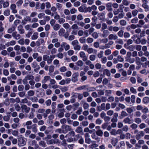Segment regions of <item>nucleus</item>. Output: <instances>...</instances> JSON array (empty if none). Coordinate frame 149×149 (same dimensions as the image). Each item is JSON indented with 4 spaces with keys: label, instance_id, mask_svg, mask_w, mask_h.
I'll use <instances>...</instances> for the list:
<instances>
[{
    "label": "nucleus",
    "instance_id": "nucleus-1",
    "mask_svg": "<svg viewBox=\"0 0 149 149\" xmlns=\"http://www.w3.org/2000/svg\"><path fill=\"white\" fill-rule=\"evenodd\" d=\"M26 139L21 136L18 138V145L19 146H23L26 143Z\"/></svg>",
    "mask_w": 149,
    "mask_h": 149
},
{
    "label": "nucleus",
    "instance_id": "nucleus-2",
    "mask_svg": "<svg viewBox=\"0 0 149 149\" xmlns=\"http://www.w3.org/2000/svg\"><path fill=\"white\" fill-rule=\"evenodd\" d=\"M31 65L32 68L34 69L33 70L35 72H38L40 69V67L36 61H34L32 63Z\"/></svg>",
    "mask_w": 149,
    "mask_h": 149
},
{
    "label": "nucleus",
    "instance_id": "nucleus-3",
    "mask_svg": "<svg viewBox=\"0 0 149 149\" xmlns=\"http://www.w3.org/2000/svg\"><path fill=\"white\" fill-rule=\"evenodd\" d=\"M84 62H85V63L86 65L89 66V68L91 69H93L94 68L95 66L91 62V61L90 60H88V58H87V59L86 61H84Z\"/></svg>",
    "mask_w": 149,
    "mask_h": 149
},
{
    "label": "nucleus",
    "instance_id": "nucleus-4",
    "mask_svg": "<svg viewBox=\"0 0 149 149\" xmlns=\"http://www.w3.org/2000/svg\"><path fill=\"white\" fill-rule=\"evenodd\" d=\"M79 74L78 72H75L73 74L72 76L71 80L73 82H76L78 81V77L79 76Z\"/></svg>",
    "mask_w": 149,
    "mask_h": 149
},
{
    "label": "nucleus",
    "instance_id": "nucleus-5",
    "mask_svg": "<svg viewBox=\"0 0 149 149\" xmlns=\"http://www.w3.org/2000/svg\"><path fill=\"white\" fill-rule=\"evenodd\" d=\"M144 132L143 131H140L136 135L135 138L137 140H139L144 135Z\"/></svg>",
    "mask_w": 149,
    "mask_h": 149
},
{
    "label": "nucleus",
    "instance_id": "nucleus-6",
    "mask_svg": "<svg viewBox=\"0 0 149 149\" xmlns=\"http://www.w3.org/2000/svg\"><path fill=\"white\" fill-rule=\"evenodd\" d=\"M21 108L23 112L26 113H28L30 111V108L27 107L25 104H22L21 106Z\"/></svg>",
    "mask_w": 149,
    "mask_h": 149
},
{
    "label": "nucleus",
    "instance_id": "nucleus-7",
    "mask_svg": "<svg viewBox=\"0 0 149 149\" xmlns=\"http://www.w3.org/2000/svg\"><path fill=\"white\" fill-rule=\"evenodd\" d=\"M84 137L85 142L89 144L91 143L92 141L90 138V135L88 133H86L84 134Z\"/></svg>",
    "mask_w": 149,
    "mask_h": 149
},
{
    "label": "nucleus",
    "instance_id": "nucleus-8",
    "mask_svg": "<svg viewBox=\"0 0 149 149\" xmlns=\"http://www.w3.org/2000/svg\"><path fill=\"white\" fill-rule=\"evenodd\" d=\"M37 125L36 124H34L30 126V127H28V130L31 129L32 132L34 133H36L38 131L37 128Z\"/></svg>",
    "mask_w": 149,
    "mask_h": 149
},
{
    "label": "nucleus",
    "instance_id": "nucleus-9",
    "mask_svg": "<svg viewBox=\"0 0 149 149\" xmlns=\"http://www.w3.org/2000/svg\"><path fill=\"white\" fill-rule=\"evenodd\" d=\"M80 57L82 58L83 61H86L88 58V56H86L85 53L83 51H81L79 53Z\"/></svg>",
    "mask_w": 149,
    "mask_h": 149
},
{
    "label": "nucleus",
    "instance_id": "nucleus-10",
    "mask_svg": "<svg viewBox=\"0 0 149 149\" xmlns=\"http://www.w3.org/2000/svg\"><path fill=\"white\" fill-rule=\"evenodd\" d=\"M10 8L13 13L15 14L17 12V10L16 9V6L15 4L13 3L11 4Z\"/></svg>",
    "mask_w": 149,
    "mask_h": 149
},
{
    "label": "nucleus",
    "instance_id": "nucleus-11",
    "mask_svg": "<svg viewBox=\"0 0 149 149\" xmlns=\"http://www.w3.org/2000/svg\"><path fill=\"white\" fill-rule=\"evenodd\" d=\"M143 4L142 6L146 9V10L148 11L149 10V7L147 5L148 3V1L146 0H143Z\"/></svg>",
    "mask_w": 149,
    "mask_h": 149
},
{
    "label": "nucleus",
    "instance_id": "nucleus-12",
    "mask_svg": "<svg viewBox=\"0 0 149 149\" xmlns=\"http://www.w3.org/2000/svg\"><path fill=\"white\" fill-rule=\"evenodd\" d=\"M61 46L64 48L65 50L67 51L70 49V46L65 42H63L61 45Z\"/></svg>",
    "mask_w": 149,
    "mask_h": 149
},
{
    "label": "nucleus",
    "instance_id": "nucleus-13",
    "mask_svg": "<svg viewBox=\"0 0 149 149\" xmlns=\"http://www.w3.org/2000/svg\"><path fill=\"white\" fill-rule=\"evenodd\" d=\"M108 38L109 40H116L118 38V36L116 34H111L109 36Z\"/></svg>",
    "mask_w": 149,
    "mask_h": 149
},
{
    "label": "nucleus",
    "instance_id": "nucleus-14",
    "mask_svg": "<svg viewBox=\"0 0 149 149\" xmlns=\"http://www.w3.org/2000/svg\"><path fill=\"white\" fill-rule=\"evenodd\" d=\"M12 36L16 40H18L21 38V36L19 34H18L16 31L12 33Z\"/></svg>",
    "mask_w": 149,
    "mask_h": 149
},
{
    "label": "nucleus",
    "instance_id": "nucleus-15",
    "mask_svg": "<svg viewBox=\"0 0 149 149\" xmlns=\"http://www.w3.org/2000/svg\"><path fill=\"white\" fill-rule=\"evenodd\" d=\"M55 57V55L52 54L50 55L47 61V63L49 64H51Z\"/></svg>",
    "mask_w": 149,
    "mask_h": 149
},
{
    "label": "nucleus",
    "instance_id": "nucleus-16",
    "mask_svg": "<svg viewBox=\"0 0 149 149\" xmlns=\"http://www.w3.org/2000/svg\"><path fill=\"white\" fill-rule=\"evenodd\" d=\"M123 122L126 124H130L132 123L133 122V120L131 119L128 117L125 118L123 120Z\"/></svg>",
    "mask_w": 149,
    "mask_h": 149
},
{
    "label": "nucleus",
    "instance_id": "nucleus-17",
    "mask_svg": "<svg viewBox=\"0 0 149 149\" xmlns=\"http://www.w3.org/2000/svg\"><path fill=\"white\" fill-rule=\"evenodd\" d=\"M17 29L20 34H23L24 33L25 31L21 25H20L18 26Z\"/></svg>",
    "mask_w": 149,
    "mask_h": 149
},
{
    "label": "nucleus",
    "instance_id": "nucleus-18",
    "mask_svg": "<svg viewBox=\"0 0 149 149\" xmlns=\"http://www.w3.org/2000/svg\"><path fill=\"white\" fill-rule=\"evenodd\" d=\"M112 3H107L106 4L107 10L109 12L111 11L112 10Z\"/></svg>",
    "mask_w": 149,
    "mask_h": 149
},
{
    "label": "nucleus",
    "instance_id": "nucleus-19",
    "mask_svg": "<svg viewBox=\"0 0 149 149\" xmlns=\"http://www.w3.org/2000/svg\"><path fill=\"white\" fill-rule=\"evenodd\" d=\"M125 100L124 97L122 96L120 97H115V102L117 103L119 102V101L120 102H123Z\"/></svg>",
    "mask_w": 149,
    "mask_h": 149
},
{
    "label": "nucleus",
    "instance_id": "nucleus-20",
    "mask_svg": "<svg viewBox=\"0 0 149 149\" xmlns=\"http://www.w3.org/2000/svg\"><path fill=\"white\" fill-rule=\"evenodd\" d=\"M51 77L49 76H45L42 81V83H45L49 81Z\"/></svg>",
    "mask_w": 149,
    "mask_h": 149
},
{
    "label": "nucleus",
    "instance_id": "nucleus-21",
    "mask_svg": "<svg viewBox=\"0 0 149 149\" xmlns=\"http://www.w3.org/2000/svg\"><path fill=\"white\" fill-rule=\"evenodd\" d=\"M118 114L117 113H115L113 115V118L111 120V121L112 122H116L118 121L117 118Z\"/></svg>",
    "mask_w": 149,
    "mask_h": 149
},
{
    "label": "nucleus",
    "instance_id": "nucleus-22",
    "mask_svg": "<svg viewBox=\"0 0 149 149\" xmlns=\"http://www.w3.org/2000/svg\"><path fill=\"white\" fill-rule=\"evenodd\" d=\"M73 96L75 97H77L78 100H81L83 98V96L82 93H75L73 94Z\"/></svg>",
    "mask_w": 149,
    "mask_h": 149
},
{
    "label": "nucleus",
    "instance_id": "nucleus-23",
    "mask_svg": "<svg viewBox=\"0 0 149 149\" xmlns=\"http://www.w3.org/2000/svg\"><path fill=\"white\" fill-rule=\"evenodd\" d=\"M91 137L93 139L96 140L97 142L100 141V138L97 135L95 134V133H93L91 135Z\"/></svg>",
    "mask_w": 149,
    "mask_h": 149
},
{
    "label": "nucleus",
    "instance_id": "nucleus-24",
    "mask_svg": "<svg viewBox=\"0 0 149 149\" xmlns=\"http://www.w3.org/2000/svg\"><path fill=\"white\" fill-rule=\"evenodd\" d=\"M102 31V36L104 38L107 37L110 33L109 30H103Z\"/></svg>",
    "mask_w": 149,
    "mask_h": 149
},
{
    "label": "nucleus",
    "instance_id": "nucleus-25",
    "mask_svg": "<svg viewBox=\"0 0 149 149\" xmlns=\"http://www.w3.org/2000/svg\"><path fill=\"white\" fill-rule=\"evenodd\" d=\"M118 141V139L116 138H113L111 139V142L113 146H115Z\"/></svg>",
    "mask_w": 149,
    "mask_h": 149
},
{
    "label": "nucleus",
    "instance_id": "nucleus-26",
    "mask_svg": "<svg viewBox=\"0 0 149 149\" xmlns=\"http://www.w3.org/2000/svg\"><path fill=\"white\" fill-rule=\"evenodd\" d=\"M76 137L77 138H79V140L78 142L81 144H83L84 143V139L81 136H80V135L79 134L76 135Z\"/></svg>",
    "mask_w": 149,
    "mask_h": 149
},
{
    "label": "nucleus",
    "instance_id": "nucleus-27",
    "mask_svg": "<svg viewBox=\"0 0 149 149\" xmlns=\"http://www.w3.org/2000/svg\"><path fill=\"white\" fill-rule=\"evenodd\" d=\"M46 141L48 145H51L53 143L55 144L56 143L54 140L52 139H47L46 140Z\"/></svg>",
    "mask_w": 149,
    "mask_h": 149
},
{
    "label": "nucleus",
    "instance_id": "nucleus-28",
    "mask_svg": "<svg viewBox=\"0 0 149 149\" xmlns=\"http://www.w3.org/2000/svg\"><path fill=\"white\" fill-rule=\"evenodd\" d=\"M65 32V30L63 28H61L58 31V34L59 36H62Z\"/></svg>",
    "mask_w": 149,
    "mask_h": 149
},
{
    "label": "nucleus",
    "instance_id": "nucleus-29",
    "mask_svg": "<svg viewBox=\"0 0 149 149\" xmlns=\"http://www.w3.org/2000/svg\"><path fill=\"white\" fill-rule=\"evenodd\" d=\"M16 42L14 40H11L10 42H7L6 44V47H9L10 46H13L15 45Z\"/></svg>",
    "mask_w": 149,
    "mask_h": 149
},
{
    "label": "nucleus",
    "instance_id": "nucleus-30",
    "mask_svg": "<svg viewBox=\"0 0 149 149\" xmlns=\"http://www.w3.org/2000/svg\"><path fill=\"white\" fill-rule=\"evenodd\" d=\"M19 14L22 15H27V11L24 9H21L19 11Z\"/></svg>",
    "mask_w": 149,
    "mask_h": 149
},
{
    "label": "nucleus",
    "instance_id": "nucleus-31",
    "mask_svg": "<svg viewBox=\"0 0 149 149\" xmlns=\"http://www.w3.org/2000/svg\"><path fill=\"white\" fill-rule=\"evenodd\" d=\"M52 26L54 30L55 31H57L60 29L61 26L59 24H56Z\"/></svg>",
    "mask_w": 149,
    "mask_h": 149
},
{
    "label": "nucleus",
    "instance_id": "nucleus-32",
    "mask_svg": "<svg viewBox=\"0 0 149 149\" xmlns=\"http://www.w3.org/2000/svg\"><path fill=\"white\" fill-rule=\"evenodd\" d=\"M88 86V85H83L77 87V90L81 91L82 90L85 89Z\"/></svg>",
    "mask_w": 149,
    "mask_h": 149
},
{
    "label": "nucleus",
    "instance_id": "nucleus-33",
    "mask_svg": "<svg viewBox=\"0 0 149 149\" xmlns=\"http://www.w3.org/2000/svg\"><path fill=\"white\" fill-rule=\"evenodd\" d=\"M103 74L104 75H106L108 77H110L111 75V73L110 71L107 69L104 70Z\"/></svg>",
    "mask_w": 149,
    "mask_h": 149
},
{
    "label": "nucleus",
    "instance_id": "nucleus-34",
    "mask_svg": "<svg viewBox=\"0 0 149 149\" xmlns=\"http://www.w3.org/2000/svg\"><path fill=\"white\" fill-rule=\"evenodd\" d=\"M142 101L144 104H148L149 103V97H144Z\"/></svg>",
    "mask_w": 149,
    "mask_h": 149
},
{
    "label": "nucleus",
    "instance_id": "nucleus-35",
    "mask_svg": "<svg viewBox=\"0 0 149 149\" xmlns=\"http://www.w3.org/2000/svg\"><path fill=\"white\" fill-rule=\"evenodd\" d=\"M10 63L8 60L6 59L5 61V62L3 65V67L4 68H8Z\"/></svg>",
    "mask_w": 149,
    "mask_h": 149
},
{
    "label": "nucleus",
    "instance_id": "nucleus-36",
    "mask_svg": "<svg viewBox=\"0 0 149 149\" xmlns=\"http://www.w3.org/2000/svg\"><path fill=\"white\" fill-rule=\"evenodd\" d=\"M38 33L37 32L34 33L31 36V39L33 40H35L37 39L38 37Z\"/></svg>",
    "mask_w": 149,
    "mask_h": 149
},
{
    "label": "nucleus",
    "instance_id": "nucleus-37",
    "mask_svg": "<svg viewBox=\"0 0 149 149\" xmlns=\"http://www.w3.org/2000/svg\"><path fill=\"white\" fill-rule=\"evenodd\" d=\"M54 66L53 65H50L49 67V75H51V73L54 72Z\"/></svg>",
    "mask_w": 149,
    "mask_h": 149
},
{
    "label": "nucleus",
    "instance_id": "nucleus-38",
    "mask_svg": "<svg viewBox=\"0 0 149 149\" xmlns=\"http://www.w3.org/2000/svg\"><path fill=\"white\" fill-rule=\"evenodd\" d=\"M3 14L4 15L8 16L10 14V11L9 9L5 10L3 12Z\"/></svg>",
    "mask_w": 149,
    "mask_h": 149
},
{
    "label": "nucleus",
    "instance_id": "nucleus-39",
    "mask_svg": "<svg viewBox=\"0 0 149 149\" xmlns=\"http://www.w3.org/2000/svg\"><path fill=\"white\" fill-rule=\"evenodd\" d=\"M35 92L32 90H29L27 91V94L29 96H32L34 95Z\"/></svg>",
    "mask_w": 149,
    "mask_h": 149
},
{
    "label": "nucleus",
    "instance_id": "nucleus-40",
    "mask_svg": "<svg viewBox=\"0 0 149 149\" xmlns=\"http://www.w3.org/2000/svg\"><path fill=\"white\" fill-rule=\"evenodd\" d=\"M76 64L77 66L81 67L83 66L84 62L82 60H79L76 63Z\"/></svg>",
    "mask_w": 149,
    "mask_h": 149
},
{
    "label": "nucleus",
    "instance_id": "nucleus-41",
    "mask_svg": "<svg viewBox=\"0 0 149 149\" xmlns=\"http://www.w3.org/2000/svg\"><path fill=\"white\" fill-rule=\"evenodd\" d=\"M39 145L43 148L47 146L46 143L43 141H40L39 142Z\"/></svg>",
    "mask_w": 149,
    "mask_h": 149
},
{
    "label": "nucleus",
    "instance_id": "nucleus-42",
    "mask_svg": "<svg viewBox=\"0 0 149 149\" xmlns=\"http://www.w3.org/2000/svg\"><path fill=\"white\" fill-rule=\"evenodd\" d=\"M79 41L80 43L84 44L86 43V39L85 37H82L79 38Z\"/></svg>",
    "mask_w": 149,
    "mask_h": 149
},
{
    "label": "nucleus",
    "instance_id": "nucleus-43",
    "mask_svg": "<svg viewBox=\"0 0 149 149\" xmlns=\"http://www.w3.org/2000/svg\"><path fill=\"white\" fill-rule=\"evenodd\" d=\"M68 87L64 86L63 87H61L60 89L62 92H66L68 90Z\"/></svg>",
    "mask_w": 149,
    "mask_h": 149
},
{
    "label": "nucleus",
    "instance_id": "nucleus-44",
    "mask_svg": "<svg viewBox=\"0 0 149 149\" xmlns=\"http://www.w3.org/2000/svg\"><path fill=\"white\" fill-rule=\"evenodd\" d=\"M96 56L95 55L91 54L89 56V60L91 61H94L96 59Z\"/></svg>",
    "mask_w": 149,
    "mask_h": 149
},
{
    "label": "nucleus",
    "instance_id": "nucleus-45",
    "mask_svg": "<svg viewBox=\"0 0 149 149\" xmlns=\"http://www.w3.org/2000/svg\"><path fill=\"white\" fill-rule=\"evenodd\" d=\"M96 134L98 136H102L103 135V132L101 130H97L96 131Z\"/></svg>",
    "mask_w": 149,
    "mask_h": 149
},
{
    "label": "nucleus",
    "instance_id": "nucleus-46",
    "mask_svg": "<svg viewBox=\"0 0 149 149\" xmlns=\"http://www.w3.org/2000/svg\"><path fill=\"white\" fill-rule=\"evenodd\" d=\"M75 132L78 133H80L83 131V128L82 127H77L75 130Z\"/></svg>",
    "mask_w": 149,
    "mask_h": 149
},
{
    "label": "nucleus",
    "instance_id": "nucleus-47",
    "mask_svg": "<svg viewBox=\"0 0 149 149\" xmlns=\"http://www.w3.org/2000/svg\"><path fill=\"white\" fill-rule=\"evenodd\" d=\"M65 19L63 17H60L58 20V23L60 24H63L65 22Z\"/></svg>",
    "mask_w": 149,
    "mask_h": 149
},
{
    "label": "nucleus",
    "instance_id": "nucleus-48",
    "mask_svg": "<svg viewBox=\"0 0 149 149\" xmlns=\"http://www.w3.org/2000/svg\"><path fill=\"white\" fill-rule=\"evenodd\" d=\"M54 19L56 20H58L60 17V15L58 14V13L57 12L54 13Z\"/></svg>",
    "mask_w": 149,
    "mask_h": 149
},
{
    "label": "nucleus",
    "instance_id": "nucleus-49",
    "mask_svg": "<svg viewBox=\"0 0 149 149\" xmlns=\"http://www.w3.org/2000/svg\"><path fill=\"white\" fill-rule=\"evenodd\" d=\"M3 74L6 76L8 75L9 74L8 70L6 69H3Z\"/></svg>",
    "mask_w": 149,
    "mask_h": 149
},
{
    "label": "nucleus",
    "instance_id": "nucleus-50",
    "mask_svg": "<svg viewBox=\"0 0 149 149\" xmlns=\"http://www.w3.org/2000/svg\"><path fill=\"white\" fill-rule=\"evenodd\" d=\"M3 8L8 7L9 5V3L8 1H5L3 3Z\"/></svg>",
    "mask_w": 149,
    "mask_h": 149
},
{
    "label": "nucleus",
    "instance_id": "nucleus-51",
    "mask_svg": "<svg viewBox=\"0 0 149 149\" xmlns=\"http://www.w3.org/2000/svg\"><path fill=\"white\" fill-rule=\"evenodd\" d=\"M32 124V122L31 120H29L27 122H26L25 123V125L26 126V128L28 130L29 128H28V127H30V126H31V125Z\"/></svg>",
    "mask_w": 149,
    "mask_h": 149
},
{
    "label": "nucleus",
    "instance_id": "nucleus-52",
    "mask_svg": "<svg viewBox=\"0 0 149 149\" xmlns=\"http://www.w3.org/2000/svg\"><path fill=\"white\" fill-rule=\"evenodd\" d=\"M28 80H33L34 79V77L32 75H28L25 77Z\"/></svg>",
    "mask_w": 149,
    "mask_h": 149
},
{
    "label": "nucleus",
    "instance_id": "nucleus-53",
    "mask_svg": "<svg viewBox=\"0 0 149 149\" xmlns=\"http://www.w3.org/2000/svg\"><path fill=\"white\" fill-rule=\"evenodd\" d=\"M105 110V104L104 103L102 104L100 106V109L99 110V111H100L102 110Z\"/></svg>",
    "mask_w": 149,
    "mask_h": 149
},
{
    "label": "nucleus",
    "instance_id": "nucleus-54",
    "mask_svg": "<svg viewBox=\"0 0 149 149\" xmlns=\"http://www.w3.org/2000/svg\"><path fill=\"white\" fill-rule=\"evenodd\" d=\"M106 9V7L103 5H101L98 7V9L99 10L102 12L104 10Z\"/></svg>",
    "mask_w": 149,
    "mask_h": 149
},
{
    "label": "nucleus",
    "instance_id": "nucleus-55",
    "mask_svg": "<svg viewBox=\"0 0 149 149\" xmlns=\"http://www.w3.org/2000/svg\"><path fill=\"white\" fill-rule=\"evenodd\" d=\"M81 48V46L79 44L73 47L74 49L76 51H79Z\"/></svg>",
    "mask_w": 149,
    "mask_h": 149
},
{
    "label": "nucleus",
    "instance_id": "nucleus-56",
    "mask_svg": "<svg viewBox=\"0 0 149 149\" xmlns=\"http://www.w3.org/2000/svg\"><path fill=\"white\" fill-rule=\"evenodd\" d=\"M15 30V28L14 27L12 26V27H10L8 28V33H10L13 32Z\"/></svg>",
    "mask_w": 149,
    "mask_h": 149
},
{
    "label": "nucleus",
    "instance_id": "nucleus-57",
    "mask_svg": "<svg viewBox=\"0 0 149 149\" xmlns=\"http://www.w3.org/2000/svg\"><path fill=\"white\" fill-rule=\"evenodd\" d=\"M130 92L133 94H136L137 93L136 89L133 87H130Z\"/></svg>",
    "mask_w": 149,
    "mask_h": 149
},
{
    "label": "nucleus",
    "instance_id": "nucleus-58",
    "mask_svg": "<svg viewBox=\"0 0 149 149\" xmlns=\"http://www.w3.org/2000/svg\"><path fill=\"white\" fill-rule=\"evenodd\" d=\"M131 128L132 130H134L136 129L138 127V125L135 123H133L130 125Z\"/></svg>",
    "mask_w": 149,
    "mask_h": 149
},
{
    "label": "nucleus",
    "instance_id": "nucleus-59",
    "mask_svg": "<svg viewBox=\"0 0 149 149\" xmlns=\"http://www.w3.org/2000/svg\"><path fill=\"white\" fill-rule=\"evenodd\" d=\"M30 100L33 102H37L38 100V98L35 96H34L33 97H31L30 98Z\"/></svg>",
    "mask_w": 149,
    "mask_h": 149
},
{
    "label": "nucleus",
    "instance_id": "nucleus-60",
    "mask_svg": "<svg viewBox=\"0 0 149 149\" xmlns=\"http://www.w3.org/2000/svg\"><path fill=\"white\" fill-rule=\"evenodd\" d=\"M94 41V40L92 38L89 37L87 38L86 41L88 43L90 44L92 43Z\"/></svg>",
    "mask_w": 149,
    "mask_h": 149
},
{
    "label": "nucleus",
    "instance_id": "nucleus-61",
    "mask_svg": "<svg viewBox=\"0 0 149 149\" xmlns=\"http://www.w3.org/2000/svg\"><path fill=\"white\" fill-rule=\"evenodd\" d=\"M101 61L103 64H105L107 62V58L106 57L104 56L101 59Z\"/></svg>",
    "mask_w": 149,
    "mask_h": 149
},
{
    "label": "nucleus",
    "instance_id": "nucleus-62",
    "mask_svg": "<svg viewBox=\"0 0 149 149\" xmlns=\"http://www.w3.org/2000/svg\"><path fill=\"white\" fill-rule=\"evenodd\" d=\"M18 42L19 44L22 45H23L24 44V39L23 38L19 39Z\"/></svg>",
    "mask_w": 149,
    "mask_h": 149
},
{
    "label": "nucleus",
    "instance_id": "nucleus-63",
    "mask_svg": "<svg viewBox=\"0 0 149 149\" xmlns=\"http://www.w3.org/2000/svg\"><path fill=\"white\" fill-rule=\"evenodd\" d=\"M92 36L95 39H97L99 37L98 34L96 32H93L92 34Z\"/></svg>",
    "mask_w": 149,
    "mask_h": 149
},
{
    "label": "nucleus",
    "instance_id": "nucleus-64",
    "mask_svg": "<svg viewBox=\"0 0 149 149\" xmlns=\"http://www.w3.org/2000/svg\"><path fill=\"white\" fill-rule=\"evenodd\" d=\"M88 48V46L86 44L84 45L82 47V49L85 51H87Z\"/></svg>",
    "mask_w": 149,
    "mask_h": 149
}]
</instances>
